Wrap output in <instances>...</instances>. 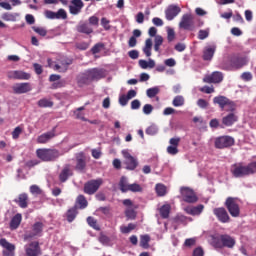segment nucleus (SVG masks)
I'll return each instance as SVG.
<instances>
[{
	"instance_id": "4",
	"label": "nucleus",
	"mask_w": 256,
	"mask_h": 256,
	"mask_svg": "<svg viewBox=\"0 0 256 256\" xmlns=\"http://www.w3.org/2000/svg\"><path fill=\"white\" fill-rule=\"evenodd\" d=\"M245 65V60L237 55H230L223 59L220 64V69L223 71H235L241 69Z\"/></svg>"
},
{
	"instance_id": "5",
	"label": "nucleus",
	"mask_w": 256,
	"mask_h": 256,
	"mask_svg": "<svg viewBox=\"0 0 256 256\" xmlns=\"http://www.w3.org/2000/svg\"><path fill=\"white\" fill-rule=\"evenodd\" d=\"M61 155L63 154L57 149L39 148L36 150V157L46 163L57 161Z\"/></svg>"
},
{
	"instance_id": "44",
	"label": "nucleus",
	"mask_w": 256,
	"mask_h": 256,
	"mask_svg": "<svg viewBox=\"0 0 256 256\" xmlns=\"http://www.w3.org/2000/svg\"><path fill=\"white\" fill-rule=\"evenodd\" d=\"M128 191H131L132 193H141L143 191V187H141V185L137 183L130 184L128 187Z\"/></svg>"
},
{
	"instance_id": "63",
	"label": "nucleus",
	"mask_w": 256,
	"mask_h": 256,
	"mask_svg": "<svg viewBox=\"0 0 256 256\" xmlns=\"http://www.w3.org/2000/svg\"><path fill=\"white\" fill-rule=\"evenodd\" d=\"M119 103H120V105H122V107H125V105H127V103H129V99L127 98L126 95H121L119 97Z\"/></svg>"
},
{
	"instance_id": "36",
	"label": "nucleus",
	"mask_w": 256,
	"mask_h": 256,
	"mask_svg": "<svg viewBox=\"0 0 256 256\" xmlns=\"http://www.w3.org/2000/svg\"><path fill=\"white\" fill-rule=\"evenodd\" d=\"M151 49H153V40L151 38L146 39L143 53L146 57H151Z\"/></svg>"
},
{
	"instance_id": "60",
	"label": "nucleus",
	"mask_w": 256,
	"mask_h": 256,
	"mask_svg": "<svg viewBox=\"0 0 256 256\" xmlns=\"http://www.w3.org/2000/svg\"><path fill=\"white\" fill-rule=\"evenodd\" d=\"M169 143L171 146L179 147V143H181V138L180 137L171 138L169 140Z\"/></svg>"
},
{
	"instance_id": "1",
	"label": "nucleus",
	"mask_w": 256,
	"mask_h": 256,
	"mask_svg": "<svg viewBox=\"0 0 256 256\" xmlns=\"http://www.w3.org/2000/svg\"><path fill=\"white\" fill-rule=\"evenodd\" d=\"M214 105H218L221 111H226L228 114L222 118V124L225 127H232L237 121H239V116L235 114L237 111V104L227 96L219 95L213 98Z\"/></svg>"
},
{
	"instance_id": "15",
	"label": "nucleus",
	"mask_w": 256,
	"mask_h": 256,
	"mask_svg": "<svg viewBox=\"0 0 256 256\" xmlns=\"http://www.w3.org/2000/svg\"><path fill=\"white\" fill-rule=\"evenodd\" d=\"M213 215L217 218L220 223H230L231 217L224 207H218L213 209Z\"/></svg>"
},
{
	"instance_id": "28",
	"label": "nucleus",
	"mask_w": 256,
	"mask_h": 256,
	"mask_svg": "<svg viewBox=\"0 0 256 256\" xmlns=\"http://www.w3.org/2000/svg\"><path fill=\"white\" fill-rule=\"evenodd\" d=\"M78 33H84V35H91L93 33V28L89 26V23L80 22L79 25L76 27Z\"/></svg>"
},
{
	"instance_id": "29",
	"label": "nucleus",
	"mask_w": 256,
	"mask_h": 256,
	"mask_svg": "<svg viewBox=\"0 0 256 256\" xmlns=\"http://www.w3.org/2000/svg\"><path fill=\"white\" fill-rule=\"evenodd\" d=\"M87 73L91 81L103 79V70L99 68L88 70Z\"/></svg>"
},
{
	"instance_id": "58",
	"label": "nucleus",
	"mask_w": 256,
	"mask_h": 256,
	"mask_svg": "<svg viewBox=\"0 0 256 256\" xmlns=\"http://www.w3.org/2000/svg\"><path fill=\"white\" fill-rule=\"evenodd\" d=\"M201 93H207V95L211 94V93H215V88L213 87H209V86H204L202 88H200Z\"/></svg>"
},
{
	"instance_id": "34",
	"label": "nucleus",
	"mask_w": 256,
	"mask_h": 256,
	"mask_svg": "<svg viewBox=\"0 0 256 256\" xmlns=\"http://www.w3.org/2000/svg\"><path fill=\"white\" fill-rule=\"evenodd\" d=\"M156 195L158 197H165L167 195V186L164 184L158 183L155 186Z\"/></svg>"
},
{
	"instance_id": "17",
	"label": "nucleus",
	"mask_w": 256,
	"mask_h": 256,
	"mask_svg": "<svg viewBox=\"0 0 256 256\" xmlns=\"http://www.w3.org/2000/svg\"><path fill=\"white\" fill-rule=\"evenodd\" d=\"M0 247H3L2 255L15 256V245L7 241L5 238L0 239Z\"/></svg>"
},
{
	"instance_id": "7",
	"label": "nucleus",
	"mask_w": 256,
	"mask_h": 256,
	"mask_svg": "<svg viewBox=\"0 0 256 256\" xmlns=\"http://www.w3.org/2000/svg\"><path fill=\"white\" fill-rule=\"evenodd\" d=\"M224 205L231 217H239V215H241V207L239 206L238 198L228 197Z\"/></svg>"
},
{
	"instance_id": "40",
	"label": "nucleus",
	"mask_w": 256,
	"mask_h": 256,
	"mask_svg": "<svg viewBox=\"0 0 256 256\" xmlns=\"http://www.w3.org/2000/svg\"><path fill=\"white\" fill-rule=\"evenodd\" d=\"M134 229H137V225L133 223H129L127 226L120 227L121 233H124L125 235H127V233H131L134 231Z\"/></svg>"
},
{
	"instance_id": "35",
	"label": "nucleus",
	"mask_w": 256,
	"mask_h": 256,
	"mask_svg": "<svg viewBox=\"0 0 256 256\" xmlns=\"http://www.w3.org/2000/svg\"><path fill=\"white\" fill-rule=\"evenodd\" d=\"M77 217V207H72L66 212V219L68 223H73Z\"/></svg>"
},
{
	"instance_id": "41",
	"label": "nucleus",
	"mask_w": 256,
	"mask_h": 256,
	"mask_svg": "<svg viewBox=\"0 0 256 256\" xmlns=\"http://www.w3.org/2000/svg\"><path fill=\"white\" fill-rule=\"evenodd\" d=\"M172 105L174 107H183L185 105V98L183 96H176L172 101Z\"/></svg>"
},
{
	"instance_id": "31",
	"label": "nucleus",
	"mask_w": 256,
	"mask_h": 256,
	"mask_svg": "<svg viewBox=\"0 0 256 256\" xmlns=\"http://www.w3.org/2000/svg\"><path fill=\"white\" fill-rule=\"evenodd\" d=\"M71 175H73L71 168L69 167V165L65 166L59 175V179H60L61 183H65V181H67V179H69V177H71Z\"/></svg>"
},
{
	"instance_id": "3",
	"label": "nucleus",
	"mask_w": 256,
	"mask_h": 256,
	"mask_svg": "<svg viewBox=\"0 0 256 256\" xmlns=\"http://www.w3.org/2000/svg\"><path fill=\"white\" fill-rule=\"evenodd\" d=\"M231 173L233 177L239 179L241 177H249V175H255L256 173V161L243 165V162L232 165Z\"/></svg>"
},
{
	"instance_id": "26",
	"label": "nucleus",
	"mask_w": 256,
	"mask_h": 256,
	"mask_svg": "<svg viewBox=\"0 0 256 256\" xmlns=\"http://www.w3.org/2000/svg\"><path fill=\"white\" fill-rule=\"evenodd\" d=\"M14 202L17 203L21 209H27L29 205V196L25 193H22L18 196V199L14 200Z\"/></svg>"
},
{
	"instance_id": "54",
	"label": "nucleus",
	"mask_w": 256,
	"mask_h": 256,
	"mask_svg": "<svg viewBox=\"0 0 256 256\" xmlns=\"http://www.w3.org/2000/svg\"><path fill=\"white\" fill-rule=\"evenodd\" d=\"M30 193H32V195H41L42 191L41 188H39V186L32 185L30 186Z\"/></svg>"
},
{
	"instance_id": "9",
	"label": "nucleus",
	"mask_w": 256,
	"mask_h": 256,
	"mask_svg": "<svg viewBox=\"0 0 256 256\" xmlns=\"http://www.w3.org/2000/svg\"><path fill=\"white\" fill-rule=\"evenodd\" d=\"M179 28L185 31H193L195 29V16L184 14L179 22Z\"/></svg>"
},
{
	"instance_id": "49",
	"label": "nucleus",
	"mask_w": 256,
	"mask_h": 256,
	"mask_svg": "<svg viewBox=\"0 0 256 256\" xmlns=\"http://www.w3.org/2000/svg\"><path fill=\"white\" fill-rule=\"evenodd\" d=\"M167 40L169 43L175 40V30L173 28L167 30Z\"/></svg>"
},
{
	"instance_id": "48",
	"label": "nucleus",
	"mask_w": 256,
	"mask_h": 256,
	"mask_svg": "<svg viewBox=\"0 0 256 256\" xmlns=\"http://www.w3.org/2000/svg\"><path fill=\"white\" fill-rule=\"evenodd\" d=\"M158 131L157 126L151 125L146 129V135H157Z\"/></svg>"
},
{
	"instance_id": "11",
	"label": "nucleus",
	"mask_w": 256,
	"mask_h": 256,
	"mask_svg": "<svg viewBox=\"0 0 256 256\" xmlns=\"http://www.w3.org/2000/svg\"><path fill=\"white\" fill-rule=\"evenodd\" d=\"M122 155L125 159L124 165H126V169L128 171H135L139 166V161H137V158L133 157L127 150H122Z\"/></svg>"
},
{
	"instance_id": "53",
	"label": "nucleus",
	"mask_w": 256,
	"mask_h": 256,
	"mask_svg": "<svg viewBox=\"0 0 256 256\" xmlns=\"http://www.w3.org/2000/svg\"><path fill=\"white\" fill-rule=\"evenodd\" d=\"M167 153L169 155H177L179 153V148L177 146H168L167 147Z\"/></svg>"
},
{
	"instance_id": "22",
	"label": "nucleus",
	"mask_w": 256,
	"mask_h": 256,
	"mask_svg": "<svg viewBox=\"0 0 256 256\" xmlns=\"http://www.w3.org/2000/svg\"><path fill=\"white\" fill-rule=\"evenodd\" d=\"M181 13V8L175 4L170 5L166 12V19L167 21H173V19H175V17H177V15H179Z\"/></svg>"
},
{
	"instance_id": "61",
	"label": "nucleus",
	"mask_w": 256,
	"mask_h": 256,
	"mask_svg": "<svg viewBox=\"0 0 256 256\" xmlns=\"http://www.w3.org/2000/svg\"><path fill=\"white\" fill-rule=\"evenodd\" d=\"M67 17V12L63 9H59L56 13V19H65Z\"/></svg>"
},
{
	"instance_id": "8",
	"label": "nucleus",
	"mask_w": 256,
	"mask_h": 256,
	"mask_svg": "<svg viewBox=\"0 0 256 256\" xmlns=\"http://www.w3.org/2000/svg\"><path fill=\"white\" fill-rule=\"evenodd\" d=\"M103 185V178H98L95 180H89L84 184V193L86 195H95L96 191H99V187Z\"/></svg>"
},
{
	"instance_id": "20",
	"label": "nucleus",
	"mask_w": 256,
	"mask_h": 256,
	"mask_svg": "<svg viewBox=\"0 0 256 256\" xmlns=\"http://www.w3.org/2000/svg\"><path fill=\"white\" fill-rule=\"evenodd\" d=\"M85 167H87V157L84 152H79L76 154V171H85Z\"/></svg>"
},
{
	"instance_id": "14",
	"label": "nucleus",
	"mask_w": 256,
	"mask_h": 256,
	"mask_svg": "<svg viewBox=\"0 0 256 256\" xmlns=\"http://www.w3.org/2000/svg\"><path fill=\"white\" fill-rule=\"evenodd\" d=\"M26 256H39L41 255V246L38 241H33L24 246Z\"/></svg>"
},
{
	"instance_id": "64",
	"label": "nucleus",
	"mask_w": 256,
	"mask_h": 256,
	"mask_svg": "<svg viewBox=\"0 0 256 256\" xmlns=\"http://www.w3.org/2000/svg\"><path fill=\"white\" fill-rule=\"evenodd\" d=\"M205 252L203 251V248L198 247L196 249H194L193 251V256H204Z\"/></svg>"
},
{
	"instance_id": "42",
	"label": "nucleus",
	"mask_w": 256,
	"mask_h": 256,
	"mask_svg": "<svg viewBox=\"0 0 256 256\" xmlns=\"http://www.w3.org/2000/svg\"><path fill=\"white\" fill-rule=\"evenodd\" d=\"M87 223L92 229H95L96 231H99L101 228L99 227V224H97V220L93 218L92 216H89L87 218Z\"/></svg>"
},
{
	"instance_id": "37",
	"label": "nucleus",
	"mask_w": 256,
	"mask_h": 256,
	"mask_svg": "<svg viewBox=\"0 0 256 256\" xmlns=\"http://www.w3.org/2000/svg\"><path fill=\"white\" fill-rule=\"evenodd\" d=\"M76 203L79 205V209H87L89 202H87V198L84 195L80 194L76 198Z\"/></svg>"
},
{
	"instance_id": "38",
	"label": "nucleus",
	"mask_w": 256,
	"mask_h": 256,
	"mask_svg": "<svg viewBox=\"0 0 256 256\" xmlns=\"http://www.w3.org/2000/svg\"><path fill=\"white\" fill-rule=\"evenodd\" d=\"M37 105H38V107L43 109V108H47V107H49V108L53 107L54 103H53V101H51L47 98H42L37 102Z\"/></svg>"
},
{
	"instance_id": "30",
	"label": "nucleus",
	"mask_w": 256,
	"mask_h": 256,
	"mask_svg": "<svg viewBox=\"0 0 256 256\" xmlns=\"http://www.w3.org/2000/svg\"><path fill=\"white\" fill-rule=\"evenodd\" d=\"M91 78L88 74V72L84 73V74H80L77 78V83L79 87H84V85H89V83H91Z\"/></svg>"
},
{
	"instance_id": "27",
	"label": "nucleus",
	"mask_w": 256,
	"mask_h": 256,
	"mask_svg": "<svg viewBox=\"0 0 256 256\" xmlns=\"http://www.w3.org/2000/svg\"><path fill=\"white\" fill-rule=\"evenodd\" d=\"M21 221H23V216L21 213H17L14 215L10 221V229L11 231H15V229H19V225H21Z\"/></svg>"
},
{
	"instance_id": "57",
	"label": "nucleus",
	"mask_w": 256,
	"mask_h": 256,
	"mask_svg": "<svg viewBox=\"0 0 256 256\" xmlns=\"http://www.w3.org/2000/svg\"><path fill=\"white\" fill-rule=\"evenodd\" d=\"M195 243H197V240L195 238H188L184 242L185 247H194Z\"/></svg>"
},
{
	"instance_id": "32",
	"label": "nucleus",
	"mask_w": 256,
	"mask_h": 256,
	"mask_svg": "<svg viewBox=\"0 0 256 256\" xmlns=\"http://www.w3.org/2000/svg\"><path fill=\"white\" fill-rule=\"evenodd\" d=\"M160 217L162 219H169L171 215V204H164L159 208Z\"/></svg>"
},
{
	"instance_id": "55",
	"label": "nucleus",
	"mask_w": 256,
	"mask_h": 256,
	"mask_svg": "<svg viewBox=\"0 0 256 256\" xmlns=\"http://www.w3.org/2000/svg\"><path fill=\"white\" fill-rule=\"evenodd\" d=\"M143 113H144V115H151V113H153V105H151V104L144 105Z\"/></svg>"
},
{
	"instance_id": "62",
	"label": "nucleus",
	"mask_w": 256,
	"mask_h": 256,
	"mask_svg": "<svg viewBox=\"0 0 256 256\" xmlns=\"http://www.w3.org/2000/svg\"><path fill=\"white\" fill-rule=\"evenodd\" d=\"M101 25L106 31H109V29H111V26L109 25V20L105 17L101 19Z\"/></svg>"
},
{
	"instance_id": "59",
	"label": "nucleus",
	"mask_w": 256,
	"mask_h": 256,
	"mask_svg": "<svg viewBox=\"0 0 256 256\" xmlns=\"http://www.w3.org/2000/svg\"><path fill=\"white\" fill-rule=\"evenodd\" d=\"M74 115L76 119H80L81 121H89V119L85 118V113L79 112L78 110L74 111Z\"/></svg>"
},
{
	"instance_id": "21",
	"label": "nucleus",
	"mask_w": 256,
	"mask_h": 256,
	"mask_svg": "<svg viewBox=\"0 0 256 256\" xmlns=\"http://www.w3.org/2000/svg\"><path fill=\"white\" fill-rule=\"evenodd\" d=\"M221 81H223V73L219 71H215L203 78L204 83H221Z\"/></svg>"
},
{
	"instance_id": "12",
	"label": "nucleus",
	"mask_w": 256,
	"mask_h": 256,
	"mask_svg": "<svg viewBox=\"0 0 256 256\" xmlns=\"http://www.w3.org/2000/svg\"><path fill=\"white\" fill-rule=\"evenodd\" d=\"M180 193L185 203H197V201H199V198L197 197V194H195V191H193V189L189 187H181Z\"/></svg>"
},
{
	"instance_id": "33",
	"label": "nucleus",
	"mask_w": 256,
	"mask_h": 256,
	"mask_svg": "<svg viewBox=\"0 0 256 256\" xmlns=\"http://www.w3.org/2000/svg\"><path fill=\"white\" fill-rule=\"evenodd\" d=\"M119 189L122 193H127L129 191V182L127 181V177L122 176L119 181Z\"/></svg>"
},
{
	"instance_id": "25",
	"label": "nucleus",
	"mask_w": 256,
	"mask_h": 256,
	"mask_svg": "<svg viewBox=\"0 0 256 256\" xmlns=\"http://www.w3.org/2000/svg\"><path fill=\"white\" fill-rule=\"evenodd\" d=\"M53 137H55V128L49 132H46V133L38 136L37 143H39V144L49 143V141H51V139H53Z\"/></svg>"
},
{
	"instance_id": "19",
	"label": "nucleus",
	"mask_w": 256,
	"mask_h": 256,
	"mask_svg": "<svg viewBox=\"0 0 256 256\" xmlns=\"http://www.w3.org/2000/svg\"><path fill=\"white\" fill-rule=\"evenodd\" d=\"M71 5L69 6V11L71 15H79L82 9L85 7L83 0H71Z\"/></svg>"
},
{
	"instance_id": "24",
	"label": "nucleus",
	"mask_w": 256,
	"mask_h": 256,
	"mask_svg": "<svg viewBox=\"0 0 256 256\" xmlns=\"http://www.w3.org/2000/svg\"><path fill=\"white\" fill-rule=\"evenodd\" d=\"M203 209H205V206L203 204L197 205V206H188L184 208L185 213L187 215H192L193 217L201 215L203 213Z\"/></svg>"
},
{
	"instance_id": "18",
	"label": "nucleus",
	"mask_w": 256,
	"mask_h": 256,
	"mask_svg": "<svg viewBox=\"0 0 256 256\" xmlns=\"http://www.w3.org/2000/svg\"><path fill=\"white\" fill-rule=\"evenodd\" d=\"M12 89L16 95H23L24 93H29L33 88L29 82H22L14 85Z\"/></svg>"
},
{
	"instance_id": "46",
	"label": "nucleus",
	"mask_w": 256,
	"mask_h": 256,
	"mask_svg": "<svg viewBox=\"0 0 256 256\" xmlns=\"http://www.w3.org/2000/svg\"><path fill=\"white\" fill-rule=\"evenodd\" d=\"M207 37H209V29L199 30L198 39H200V41H204V39H207Z\"/></svg>"
},
{
	"instance_id": "16",
	"label": "nucleus",
	"mask_w": 256,
	"mask_h": 256,
	"mask_svg": "<svg viewBox=\"0 0 256 256\" xmlns=\"http://www.w3.org/2000/svg\"><path fill=\"white\" fill-rule=\"evenodd\" d=\"M8 79H15L18 81H29L31 79V74L21 71V70H13L7 72Z\"/></svg>"
},
{
	"instance_id": "2",
	"label": "nucleus",
	"mask_w": 256,
	"mask_h": 256,
	"mask_svg": "<svg viewBox=\"0 0 256 256\" xmlns=\"http://www.w3.org/2000/svg\"><path fill=\"white\" fill-rule=\"evenodd\" d=\"M237 241L229 234H215L212 236L211 245L214 249H233Z\"/></svg>"
},
{
	"instance_id": "10",
	"label": "nucleus",
	"mask_w": 256,
	"mask_h": 256,
	"mask_svg": "<svg viewBox=\"0 0 256 256\" xmlns=\"http://www.w3.org/2000/svg\"><path fill=\"white\" fill-rule=\"evenodd\" d=\"M44 227L45 224H43V222H35L32 225V232L24 234V241H29V239H33L35 237H42Z\"/></svg>"
},
{
	"instance_id": "45",
	"label": "nucleus",
	"mask_w": 256,
	"mask_h": 256,
	"mask_svg": "<svg viewBox=\"0 0 256 256\" xmlns=\"http://www.w3.org/2000/svg\"><path fill=\"white\" fill-rule=\"evenodd\" d=\"M33 31L40 35V37H45L47 35V30L43 27H33Z\"/></svg>"
},
{
	"instance_id": "6",
	"label": "nucleus",
	"mask_w": 256,
	"mask_h": 256,
	"mask_svg": "<svg viewBox=\"0 0 256 256\" xmlns=\"http://www.w3.org/2000/svg\"><path fill=\"white\" fill-rule=\"evenodd\" d=\"M48 67L59 73H66L69 69V65H73V59L62 57L57 63L53 62L50 58L47 59Z\"/></svg>"
},
{
	"instance_id": "23",
	"label": "nucleus",
	"mask_w": 256,
	"mask_h": 256,
	"mask_svg": "<svg viewBox=\"0 0 256 256\" xmlns=\"http://www.w3.org/2000/svg\"><path fill=\"white\" fill-rule=\"evenodd\" d=\"M215 51H217L216 45L206 46L203 50V61H211L215 55Z\"/></svg>"
},
{
	"instance_id": "47",
	"label": "nucleus",
	"mask_w": 256,
	"mask_h": 256,
	"mask_svg": "<svg viewBox=\"0 0 256 256\" xmlns=\"http://www.w3.org/2000/svg\"><path fill=\"white\" fill-rule=\"evenodd\" d=\"M104 45L103 43H98L94 45L91 49V52L93 55H97V53H101V49H103Z\"/></svg>"
},
{
	"instance_id": "43",
	"label": "nucleus",
	"mask_w": 256,
	"mask_h": 256,
	"mask_svg": "<svg viewBox=\"0 0 256 256\" xmlns=\"http://www.w3.org/2000/svg\"><path fill=\"white\" fill-rule=\"evenodd\" d=\"M146 95H147V97H149L150 99H153V97L159 95V87L149 88V89L146 91Z\"/></svg>"
},
{
	"instance_id": "51",
	"label": "nucleus",
	"mask_w": 256,
	"mask_h": 256,
	"mask_svg": "<svg viewBox=\"0 0 256 256\" xmlns=\"http://www.w3.org/2000/svg\"><path fill=\"white\" fill-rule=\"evenodd\" d=\"M197 105L200 109H207L209 107V102L205 99H198Z\"/></svg>"
},
{
	"instance_id": "56",
	"label": "nucleus",
	"mask_w": 256,
	"mask_h": 256,
	"mask_svg": "<svg viewBox=\"0 0 256 256\" xmlns=\"http://www.w3.org/2000/svg\"><path fill=\"white\" fill-rule=\"evenodd\" d=\"M88 21L90 25H93L94 27H99V18L97 16H91Z\"/></svg>"
},
{
	"instance_id": "50",
	"label": "nucleus",
	"mask_w": 256,
	"mask_h": 256,
	"mask_svg": "<svg viewBox=\"0 0 256 256\" xmlns=\"http://www.w3.org/2000/svg\"><path fill=\"white\" fill-rule=\"evenodd\" d=\"M21 133H23V128H21V126H17L12 132V138L17 139Z\"/></svg>"
},
{
	"instance_id": "52",
	"label": "nucleus",
	"mask_w": 256,
	"mask_h": 256,
	"mask_svg": "<svg viewBox=\"0 0 256 256\" xmlns=\"http://www.w3.org/2000/svg\"><path fill=\"white\" fill-rule=\"evenodd\" d=\"M125 215L128 219H135V217H137V214L135 213V210L128 208L125 211Z\"/></svg>"
},
{
	"instance_id": "39",
	"label": "nucleus",
	"mask_w": 256,
	"mask_h": 256,
	"mask_svg": "<svg viewBox=\"0 0 256 256\" xmlns=\"http://www.w3.org/2000/svg\"><path fill=\"white\" fill-rule=\"evenodd\" d=\"M149 241H151V237L149 235H142L140 237V247L143 249H149Z\"/></svg>"
},
{
	"instance_id": "13",
	"label": "nucleus",
	"mask_w": 256,
	"mask_h": 256,
	"mask_svg": "<svg viewBox=\"0 0 256 256\" xmlns=\"http://www.w3.org/2000/svg\"><path fill=\"white\" fill-rule=\"evenodd\" d=\"M235 145V139L231 136H220L215 139L216 149H227Z\"/></svg>"
}]
</instances>
